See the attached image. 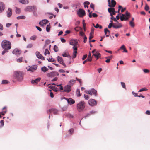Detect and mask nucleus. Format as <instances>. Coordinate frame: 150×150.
<instances>
[{"mask_svg":"<svg viewBox=\"0 0 150 150\" xmlns=\"http://www.w3.org/2000/svg\"><path fill=\"white\" fill-rule=\"evenodd\" d=\"M1 46L2 48L4 49L2 53V55H4L6 52H8V50L11 48V42L6 40H4L2 41Z\"/></svg>","mask_w":150,"mask_h":150,"instance_id":"nucleus-1","label":"nucleus"},{"mask_svg":"<svg viewBox=\"0 0 150 150\" xmlns=\"http://www.w3.org/2000/svg\"><path fill=\"white\" fill-rule=\"evenodd\" d=\"M24 74L22 72L20 71H16L14 72V78L16 80L21 81L23 79Z\"/></svg>","mask_w":150,"mask_h":150,"instance_id":"nucleus-2","label":"nucleus"},{"mask_svg":"<svg viewBox=\"0 0 150 150\" xmlns=\"http://www.w3.org/2000/svg\"><path fill=\"white\" fill-rule=\"evenodd\" d=\"M120 16V19L121 21H127L128 20L130 17V14L128 11H126L125 14H121L119 13L116 16V19L118 20L119 19V15H121Z\"/></svg>","mask_w":150,"mask_h":150,"instance_id":"nucleus-3","label":"nucleus"},{"mask_svg":"<svg viewBox=\"0 0 150 150\" xmlns=\"http://www.w3.org/2000/svg\"><path fill=\"white\" fill-rule=\"evenodd\" d=\"M85 103L84 101H81L78 103L77 108L79 112H81L84 109L85 107Z\"/></svg>","mask_w":150,"mask_h":150,"instance_id":"nucleus-4","label":"nucleus"},{"mask_svg":"<svg viewBox=\"0 0 150 150\" xmlns=\"http://www.w3.org/2000/svg\"><path fill=\"white\" fill-rule=\"evenodd\" d=\"M69 44L71 45H73V49L74 48H77V46L78 45V42L77 40L71 39L69 41Z\"/></svg>","mask_w":150,"mask_h":150,"instance_id":"nucleus-5","label":"nucleus"},{"mask_svg":"<svg viewBox=\"0 0 150 150\" xmlns=\"http://www.w3.org/2000/svg\"><path fill=\"white\" fill-rule=\"evenodd\" d=\"M85 92L87 93L92 95H94L95 96H97V91L93 89H92L88 91H85Z\"/></svg>","mask_w":150,"mask_h":150,"instance_id":"nucleus-6","label":"nucleus"},{"mask_svg":"<svg viewBox=\"0 0 150 150\" xmlns=\"http://www.w3.org/2000/svg\"><path fill=\"white\" fill-rule=\"evenodd\" d=\"M108 6L110 7L113 8L115 7L116 4V2L115 0H108Z\"/></svg>","mask_w":150,"mask_h":150,"instance_id":"nucleus-7","label":"nucleus"},{"mask_svg":"<svg viewBox=\"0 0 150 150\" xmlns=\"http://www.w3.org/2000/svg\"><path fill=\"white\" fill-rule=\"evenodd\" d=\"M59 74L56 72H51L50 73H48L47 74V76L49 77H53L55 76H58Z\"/></svg>","mask_w":150,"mask_h":150,"instance_id":"nucleus-8","label":"nucleus"},{"mask_svg":"<svg viewBox=\"0 0 150 150\" xmlns=\"http://www.w3.org/2000/svg\"><path fill=\"white\" fill-rule=\"evenodd\" d=\"M37 68V66L36 65H33L31 66H29L28 69L27 68V70L31 72H33L36 71Z\"/></svg>","mask_w":150,"mask_h":150,"instance_id":"nucleus-9","label":"nucleus"},{"mask_svg":"<svg viewBox=\"0 0 150 150\" xmlns=\"http://www.w3.org/2000/svg\"><path fill=\"white\" fill-rule=\"evenodd\" d=\"M78 14L79 17H83L85 15L86 13L84 10L82 9H79L78 11Z\"/></svg>","mask_w":150,"mask_h":150,"instance_id":"nucleus-10","label":"nucleus"},{"mask_svg":"<svg viewBox=\"0 0 150 150\" xmlns=\"http://www.w3.org/2000/svg\"><path fill=\"white\" fill-rule=\"evenodd\" d=\"M64 90L63 91L69 93L71 90V86L69 85H67L64 86Z\"/></svg>","mask_w":150,"mask_h":150,"instance_id":"nucleus-11","label":"nucleus"},{"mask_svg":"<svg viewBox=\"0 0 150 150\" xmlns=\"http://www.w3.org/2000/svg\"><path fill=\"white\" fill-rule=\"evenodd\" d=\"M89 105L91 106L96 105L97 104L96 101L94 99H91L88 102Z\"/></svg>","mask_w":150,"mask_h":150,"instance_id":"nucleus-12","label":"nucleus"},{"mask_svg":"<svg viewBox=\"0 0 150 150\" xmlns=\"http://www.w3.org/2000/svg\"><path fill=\"white\" fill-rule=\"evenodd\" d=\"M13 54H15L17 56L20 55L21 53V51L17 49L16 48L12 52Z\"/></svg>","mask_w":150,"mask_h":150,"instance_id":"nucleus-13","label":"nucleus"},{"mask_svg":"<svg viewBox=\"0 0 150 150\" xmlns=\"http://www.w3.org/2000/svg\"><path fill=\"white\" fill-rule=\"evenodd\" d=\"M36 55L37 58L44 60H45V58L40 54L38 51H36L35 53Z\"/></svg>","mask_w":150,"mask_h":150,"instance_id":"nucleus-14","label":"nucleus"},{"mask_svg":"<svg viewBox=\"0 0 150 150\" xmlns=\"http://www.w3.org/2000/svg\"><path fill=\"white\" fill-rule=\"evenodd\" d=\"M57 60L58 62L60 63L63 65L64 67H66V65L64 63L63 59L61 57H60L59 56H58L57 57Z\"/></svg>","mask_w":150,"mask_h":150,"instance_id":"nucleus-15","label":"nucleus"},{"mask_svg":"<svg viewBox=\"0 0 150 150\" xmlns=\"http://www.w3.org/2000/svg\"><path fill=\"white\" fill-rule=\"evenodd\" d=\"M57 110L54 109H50L47 110V112L48 114L50 113H53L54 114L56 115L57 112Z\"/></svg>","mask_w":150,"mask_h":150,"instance_id":"nucleus-16","label":"nucleus"},{"mask_svg":"<svg viewBox=\"0 0 150 150\" xmlns=\"http://www.w3.org/2000/svg\"><path fill=\"white\" fill-rule=\"evenodd\" d=\"M32 8L31 11L33 12V14L34 16H37V8L36 6H32Z\"/></svg>","mask_w":150,"mask_h":150,"instance_id":"nucleus-17","label":"nucleus"},{"mask_svg":"<svg viewBox=\"0 0 150 150\" xmlns=\"http://www.w3.org/2000/svg\"><path fill=\"white\" fill-rule=\"evenodd\" d=\"M122 27V24L120 23H114L113 25V27L115 28H118Z\"/></svg>","mask_w":150,"mask_h":150,"instance_id":"nucleus-18","label":"nucleus"},{"mask_svg":"<svg viewBox=\"0 0 150 150\" xmlns=\"http://www.w3.org/2000/svg\"><path fill=\"white\" fill-rule=\"evenodd\" d=\"M64 98L67 100L68 103L70 105L73 104L75 103L74 100L72 98H70L69 99H68L67 98Z\"/></svg>","mask_w":150,"mask_h":150,"instance_id":"nucleus-19","label":"nucleus"},{"mask_svg":"<svg viewBox=\"0 0 150 150\" xmlns=\"http://www.w3.org/2000/svg\"><path fill=\"white\" fill-rule=\"evenodd\" d=\"M5 8V6L4 4L2 2H0V13L3 11Z\"/></svg>","mask_w":150,"mask_h":150,"instance_id":"nucleus-20","label":"nucleus"},{"mask_svg":"<svg viewBox=\"0 0 150 150\" xmlns=\"http://www.w3.org/2000/svg\"><path fill=\"white\" fill-rule=\"evenodd\" d=\"M49 88L52 89L55 92H57L59 91L58 89L55 86L52 85H50L48 86Z\"/></svg>","mask_w":150,"mask_h":150,"instance_id":"nucleus-21","label":"nucleus"},{"mask_svg":"<svg viewBox=\"0 0 150 150\" xmlns=\"http://www.w3.org/2000/svg\"><path fill=\"white\" fill-rule=\"evenodd\" d=\"M48 22V21L46 19H44L40 22L39 24L41 25H44Z\"/></svg>","mask_w":150,"mask_h":150,"instance_id":"nucleus-22","label":"nucleus"},{"mask_svg":"<svg viewBox=\"0 0 150 150\" xmlns=\"http://www.w3.org/2000/svg\"><path fill=\"white\" fill-rule=\"evenodd\" d=\"M74 50V52L73 53L72 58H75L76 57L77 54V48H74L73 49Z\"/></svg>","mask_w":150,"mask_h":150,"instance_id":"nucleus-23","label":"nucleus"},{"mask_svg":"<svg viewBox=\"0 0 150 150\" xmlns=\"http://www.w3.org/2000/svg\"><path fill=\"white\" fill-rule=\"evenodd\" d=\"M7 107L6 106H5L3 108V111L1 112V113L0 112V118L1 117V114L3 115H4L5 113L6 112L7 110H6Z\"/></svg>","mask_w":150,"mask_h":150,"instance_id":"nucleus-24","label":"nucleus"},{"mask_svg":"<svg viewBox=\"0 0 150 150\" xmlns=\"http://www.w3.org/2000/svg\"><path fill=\"white\" fill-rule=\"evenodd\" d=\"M108 11L109 13H110V15L111 16L113 17L112 13L114 12H115V9L112 8H109L108 9Z\"/></svg>","mask_w":150,"mask_h":150,"instance_id":"nucleus-25","label":"nucleus"},{"mask_svg":"<svg viewBox=\"0 0 150 150\" xmlns=\"http://www.w3.org/2000/svg\"><path fill=\"white\" fill-rule=\"evenodd\" d=\"M32 6H27L25 9V10L26 11H29L30 12L31 11V10L32 8Z\"/></svg>","mask_w":150,"mask_h":150,"instance_id":"nucleus-26","label":"nucleus"},{"mask_svg":"<svg viewBox=\"0 0 150 150\" xmlns=\"http://www.w3.org/2000/svg\"><path fill=\"white\" fill-rule=\"evenodd\" d=\"M12 14V10L10 8H9L7 13V16L8 17H10L11 16Z\"/></svg>","mask_w":150,"mask_h":150,"instance_id":"nucleus-27","label":"nucleus"},{"mask_svg":"<svg viewBox=\"0 0 150 150\" xmlns=\"http://www.w3.org/2000/svg\"><path fill=\"white\" fill-rule=\"evenodd\" d=\"M41 79L40 78H38L34 80H32L31 81V82L33 83H38V82L40 81Z\"/></svg>","mask_w":150,"mask_h":150,"instance_id":"nucleus-28","label":"nucleus"},{"mask_svg":"<svg viewBox=\"0 0 150 150\" xmlns=\"http://www.w3.org/2000/svg\"><path fill=\"white\" fill-rule=\"evenodd\" d=\"M19 1L20 2L25 4H27L29 3L28 0H19Z\"/></svg>","mask_w":150,"mask_h":150,"instance_id":"nucleus-29","label":"nucleus"},{"mask_svg":"<svg viewBox=\"0 0 150 150\" xmlns=\"http://www.w3.org/2000/svg\"><path fill=\"white\" fill-rule=\"evenodd\" d=\"M93 56H95V57L96 58L97 60L99 57H101V54L99 53L96 52L95 54H93Z\"/></svg>","mask_w":150,"mask_h":150,"instance_id":"nucleus-30","label":"nucleus"},{"mask_svg":"<svg viewBox=\"0 0 150 150\" xmlns=\"http://www.w3.org/2000/svg\"><path fill=\"white\" fill-rule=\"evenodd\" d=\"M122 49L123 50V52H125L127 53L128 51L125 48V46L124 45H122L120 48L119 50Z\"/></svg>","mask_w":150,"mask_h":150,"instance_id":"nucleus-31","label":"nucleus"},{"mask_svg":"<svg viewBox=\"0 0 150 150\" xmlns=\"http://www.w3.org/2000/svg\"><path fill=\"white\" fill-rule=\"evenodd\" d=\"M88 60L89 61H91L92 60V58L91 57V53L90 52H89V54L87 58Z\"/></svg>","mask_w":150,"mask_h":150,"instance_id":"nucleus-32","label":"nucleus"},{"mask_svg":"<svg viewBox=\"0 0 150 150\" xmlns=\"http://www.w3.org/2000/svg\"><path fill=\"white\" fill-rule=\"evenodd\" d=\"M48 70V69L45 67H43L41 68V70L44 72H46Z\"/></svg>","mask_w":150,"mask_h":150,"instance_id":"nucleus-33","label":"nucleus"},{"mask_svg":"<svg viewBox=\"0 0 150 150\" xmlns=\"http://www.w3.org/2000/svg\"><path fill=\"white\" fill-rule=\"evenodd\" d=\"M9 83L8 81L6 80H3L2 81L1 84H6Z\"/></svg>","mask_w":150,"mask_h":150,"instance_id":"nucleus-34","label":"nucleus"},{"mask_svg":"<svg viewBox=\"0 0 150 150\" xmlns=\"http://www.w3.org/2000/svg\"><path fill=\"white\" fill-rule=\"evenodd\" d=\"M47 59L49 62H56V60L53 58H49Z\"/></svg>","mask_w":150,"mask_h":150,"instance_id":"nucleus-35","label":"nucleus"},{"mask_svg":"<svg viewBox=\"0 0 150 150\" xmlns=\"http://www.w3.org/2000/svg\"><path fill=\"white\" fill-rule=\"evenodd\" d=\"M37 38V37L36 35H33L31 36L30 38V39L31 40H35Z\"/></svg>","mask_w":150,"mask_h":150,"instance_id":"nucleus-36","label":"nucleus"},{"mask_svg":"<svg viewBox=\"0 0 150 150\" xmlns=\"http://www.w3.org/2000/svg\"><path fill=\"white\" fill-rule=\"evenodd\" d=\"M25 18V17L24 16H21L17 17L18 19H24Z\"/></svg>","mask_w":150,"mask_h":150,"instance_id":"nucleus-37","label":"nucleus"},{"mask_svg":"<svg viewBox=\"0 0 150 150\" xmlns=\"http://www.w3.org/2000/svg\"><path fill=\"white\" fill-rule=\"evenodd\" d=\"M93 34H89V42L90 43L91 42V39L93 38Z\"/></svg>","mask_w":150,"mask_h":150,"instance_id":"nucleus-38","label":"nucleus"},{"mask_svg":"<svg viewBox=\"0 0 150 150\" xmlns=\"http://www.w3.org/2000/svg\"><path fill=\"white\" fill-rule=\"evenodd\" d=\"M150 8L149 6H148L147 4H146L144 8L145 10L147 11L149 10Z\"/></svg>","mask_w":150,"mask_h":150,"instance_id":"nucleus-39","label":"nucleus"},{"mask_svg":"<svg viewBox=\"0 0 150 150\" xmlns=\"http://www.w3.org/2000/svg\"><path fill=\"white\" fill-rule=\"evenodd\" d=\"M76 94L77 96L78 97H79L81 96V93H80V91L79 89H77V90Z\"/></svg>","mask_w":150,"mask_h":150,"instance_id":"nucleus-40","label":"nucleus"},{"mask_svg":"<svg viewBox=\"0 0 150 150\" xmlns=\"http://www.w3.org/2000/svg\"><path fill=\"white\" fill-rule=\"evenodd\" d=\"M104 32L105 35H106L107 34V33L108 32V33L109 34L110 33V31L107 28H106L104 29Z\"/></svg>","mask_w":150,"mask_h":150,"instance_id":"nucleus-41","label":"nucleus"},{"mask_svg":"<svg viewBox=\"0 0 150 150\" xmlns=\"http://www.w3.org/2000/svg\"><path fill=\"white\" fill-rule=\"evenodd\" d=\"M129 24L130 26L132 27H134L135 26V24L132 21H130Z\"/></svg>","mask_w":150,"mask_h":150,"instance_id":"nucleus-42","label":"nucleus"},{"mask_svg":"<svg viewBox=\"0 0 150 150\" xmlns=\"http://www.w3.org/2000/svg\"><path fill=\"white\" fill-rule=\"evenodd\" d=\"M54 50L56 52L58 51L59 49L58 47L56 45H54Z\"/></svg>","mask_w":150,"mask_h":150,"instance_id":"nucleus-43","label":"nucleus"},{"mask_svg":"<svg viewBox=\"0 0 150 150\" xmlns=\"http://www.w3.org/2000/svg\"><path fill=\"white\" fill-rule=\"evenodd\" d=\"M62 56L63 57H69V58H71V56L70 55H67V54L66 53L63 54H62Z\"/></svg>","mask_w":150,"mask_h":150,"instance_id":"nucleus-44","label":"nucleus"},{"mask_svg":"<svg viewBox=\"0 0 150 150\" xmlns=\"http://www.w3.org/2000/svg\"><path fill=\"white\" fill-rule=\"evenodd\" d=\"M16 13H19L21 12L20 9L17 7H16Z\"/></svg>","mask_w":150,"mask_h":150,"instance_id":"nucleus-45","label":"nucleus"},{"mask_svg":"<svg viewBox=\"0 0 150 150\" xmlns=\"http://www.w3.org/2000/svg\"><path fill=\"white\" fill-rule=\"evenodd\" d=\"M50 54V52L47 49H46L45 50L44 54L46 55L47 54Z\"/></svg>","mask_w":150,"mask_h":150,"instance_id":"nucleus-46","label":"nucleus"},{"mask_svg":"<svg viewBox=\"0 0 150 150\" xmlns=\"http://www.w3.org/2000/svg\"><path fill=\"white\" fill-rule=\"evenodd\" d=\"M147 90V89H146V88H142L140 89V90H139V92H142V91H146Z\"/></svg>","mask_w":150,"mask_h":150,"instance_id":"nucleus-47","label":"nucleus"},{"mask_svg":"<svg viewBox=\"0 0 150 150\" xmlns=\"http://www.w3.org/2000/svg\"><path fill=\"white\" fill-rule=\"evenodd\" d=\"M50 26L49 25H47L46 27V30L47 32H49L50 31Z\"/></svg>","mask_w":150,"mask_h":150,"instance_id":"nucleus-48","label":"nucleus"},{"mask_svg":"<svg viewBox=\"0 0 150 150\" xmlns=\"http://www.w3.org/2000/svg\"><path fill=\"white\" fill-rule=\"evenodd\" d=\"M121 84L122 87L125 89H126L125 85V83L123 82H121Z\"/></svg>","mask_w":150,"mask_h":150,"instance_id":"nucleus-49","label":"nucleus"},{"mask_svg":"<svg viewBox=\"0 0 150 150\" xmlns=\"http://www.w3.org/2000/svg\"><path fill=\"white\" fill-rule=\"evenodd\" d=\"M0 123L1 124L0 126L1 127H2L4 125V121L3 120H1L0 121Z\"/></svg>","mask_w":150,"mask_h":150,"instance_id":"nucleus-50","label":"nucleus"},{"mask_svg":"<svg viewBox=\"0 0 150 150\" xmlns=\"http://www.w3.org/2000/svg\"><path fill=\"white\" fill-rule=\"evenodd\" d=\"M22 57H20L17 59V62H21L22 61Z\"/></svg>","mask_w":150,"mask_h":150,"instance_id":"nucleus-51","label":"nucleus"},{"mask_svg":"<svg viewBox=\"0 0 150 150\" xmlns=\"http://www.w3.org/2000/svg\"><path fill=\"white\" fill-rule=\"evenodd\" d=\"M90 7L91 8H92L93 10H94V5L93 3H91L90 4Z\"/></svg>","mask_w":150,"mask_h":150,"instance_id":"nucleus-52","label":"nucleus"},{"mask_svg":"<svg viewBox=\"0 0 150 150\" xmlns=\"http://www.w3.org/2000/svg\"><path fill=\"white\" fill-rule=\"evenodd\" d=\"M84 98L87 100H88L89 98V97L88 96V95H86L85 94L84 95Z\"/></svg>","mask_w":150,"mask_h":150,"instance_id":"nucleus-53","label":"nucleus"},{"mask_svg":"<svg viewBox=\"0 0 150 150\" xmlns=\"http://www.w3.org/2000/svg\"><path fill=\"white\" fill-rule=\"evenodd\" d=\"M84 38V41L83 42L84 43H86L87 41V37L86 35H84L83 37Z\"/></svg>","mask_w":150,"mask_h":150,"instance_id":"nucleus-54","label":"nucleus"},{"mask_svg":"<svg viewBox=\"0 0 150 150\" xmlns=\"http://www.w3.org/2000/svg\"><path fill=\"white\" fill-rule=\"evenodd\" d=\"M33 45L32 44H29L28 45L27 48H31L32 47Z\"/></svg>","mask_w":150,"mask_h":150,"instance_id":"nucleus-55","label":"nucleus"},{"mask_svg":"<svg viewBox=\"0 0 150 150\" xmlns=\"http://www.w3.org/2000/svg\"><path fill=\"white\" fill-rule=\"evenodd\" d=\"M143 71L145 73H148L149 72V70L146 69H144Z\"/></svg>","mask_w":150,"mask_h":150,"instance_id":"nucleus-56","label":"nucleus"},{"mask_svg":"<svg viewBox=\"0 0 150 150\" xmlns=\"http://www.w3.org/2000/svg\"><path fill=\"white\" fill-rule=\"evenodd\" d=\"M80 35L81 36H84V35H85V33L83 32L82 31H80Z\"/></svg>","mask_w":150,"mask_h":150,"instance_id":"nucleus-57","label":"nucleus"},{"mask_svg":"<svg viewBox=\"0 0 150 150\" xmlns=\"http://www.w3.org/2000/svg\"><path fill=\"white\" fill-rule=\"evenodd\" d=\"M94 28H92L91 30V32L90 34H94Z\"/></svg>","mask_w":150,"mask_h":150,"instance_id":"nucleus-58","label":"nucleus"},{"mask_svg":"<svg viewBox=\"0 0 150 150\" xmlns=\"http://www.w3.org/2000/svg\"><path fill=\"white\" fill-rule=\"evenodd\" d=\"M92 16L94 18L97 17L98 15L95 13H93L92 14Z\"/></svg>","mask_w":150,"mask_h":150,"instance_id":"nucleus-59","label":"nucleus"},{"mask_svg":"<svg viewBox=\"0 0 150 150\" xmlns=\"http://www.w3.org/2000/svg\"><path fill=\"white\" fill-rule=\"evenodd\" d=\"M87 57V54H85L83 55V57L82 58V60H84Z\"/></svg>","mask_w":150,"mask_h":150,"instance_id":"nucleus-60","label":"nucleus"},{"mask_svg":"<svg viewBox=\"0 0 150 150\" xmlns=\"http://www.w3.org/2000/svg\"><path fill=\"white\" fill-rule=\"evenodd\" d=\"M36 27L39 31H42L41 28L40 27L38 26H36Z\"/></svg>","mask_w":150,"mask_h":150,"instance_id":"nucleus-61","label":"nucleus"},{"mask_svg":"<svg viewBox=\"0 0 150 150\" xmlns=\"http://www.w3.org/2000/svg\"><path fill=\"white\" fill-rule=\"evenodd\" d=\"M50 43V41L49 40H46L45 41L46 44H48Z\"/></svg>","mask_w":150,"mask_h":150,"instance_id":"nucleus-62","label":"nucleus"},{"mask_svg":"<svg viewBox=\"0 0 150 150\" xmlns=\"http://www.w3.org/2000/svg\"><path fill=\"white\" fill-rule=\"evenodd\" d=\"M90 4V2L88 1H85L84 3V5H88Z\"/></svg>","mask_w":150,"mask_h":150,"instance_id":"nucleus-63","label":"nucleus"},{"mask_svg":"<svg viewBox=\"0 0 150 150\" xmlns=\"http://www.w3.org/2000/svg\"><path fill=\"white\" fill-rule=\"evenodd\" d=\"M74 130L73 129H71L69 130V132L71 134H72L74 132Z\"/></svg>","mask_w":150,"mask_h":150,"instance_id":"nucleus-64","label":"nucleus"}]
</instances>
